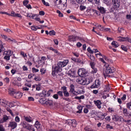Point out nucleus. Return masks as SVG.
<instances>
[{
    "label": "nucleus",
    "mask_w": 131,
    "mask_h": 131,
    "mask_svg": "<svg viewBox=\"0 0 131 131\" xmlns=\"http://www.w3.org/2000/svg\"><path fill=\"white\" fill-rule=\"evenodd\" d=\"M32 70L33 73L38 72V71H39V70L38 69H35V68H33L32 69Z\"/></svg>",
    "instance_id": "50"
},
{
    "label": "nucleus",
    "mask_w": 131,
    "mask_h": 131,
    "mask_svg": "<svg viewBox=\"0 0 131 131\" xmlns=\"http://www.w3.org/2000/svg\"><path fill=\"white\" fill-rule=\"evenodd\" d=\"M28 125H29V124L26 123V122H23L22 123V126H23V127H24L25 128H26L28 126Z\"/></svg>",
    "instance_id": "35"
},
{
    "label": "nucleus",
    "mask_w": 131,
    "mask_h": 131,
    "mask_svg": "<svg viewBox=\"0 0 131 131\" xmlns=\"http://www.w3.org/2000/svg\"><path fill=\"white\" fill-rule=\"evenodd\" d=\"M104 66L106 67L105 73L106 74H110V73H113L115 71V68L109 66L108 63H105Z\"/></svg>",
    "instance_id": "1"
},
{
    "label": "nucleus",
    "mask_w": 131,
    "mask_h": 131,
    "mask_svg": "<svg viewBox=\"0 0 131 131\" xmlns=\"http://www.w3.org/2000/svg\"><path fill=\"white\" fill-rule=\"evenodd\" d=\"M29 101H34V98L32 97H28Z\"/></svg>",
    "instance_id": "64"
},
{
    "label": "nucleus",
    "mask_w": 131,
    "mask_h": 131,
    "mask_svg": "<svg viewBox=\"0 0 131 131\" xmlns=\"http://www.w3.org/2000/svg\"><path fill=\"white\" fill-rule=\"evenodd\" d=\"M119 117L120 116H119L117 115H114V117L115 118V121H118V120H119Z\"/></svg>",
    "instance_id": "52"
},
{
    "label": "nucleus",
    "mask_w": 131,
    "mask_h": 131,
    "mask_svg": "<svg viewBox=\"0 0 131 131\" xmlns=\"http://www.w3.org/2000/svg\"><path fill=\"white\" fill-rule=\"evenodd\" d=\"M8 93L10 96H15L16 95V90L15 89H13L12 88H10L9 89Z\"/></svg>",
    "instance_id": "13"
},
{
    "label": "nucleus",
    "mask_w": 131,
    "mask_h": 131,
    "mask_svg": "<svg viewBox=\"0 0 131 131\" xmlns=\"http://www.w3.org/2000/svg\"><path fill=\"white\" fill-rule=\"evenodd\" d=\"M94 103L96 105V106H97L98 109H101L102 108V106H101V105H102V102H101V100H94Z\"/></svg>",
    "instance_id": "8"
},
{
    "label": "nucleus",
    "mask_w": 131,
    "mask_h": 131,
    "mask_svg": "<svg viewBox=\"0 0 131 131\" xmlns=\"http://www.w3.org/2000/svg\"><path fill=\"white\" fill-rule=\"evenodd\" d=\"M127 39H128V37H120V39H119V41H127Z\"/></svg>",
    "instance_id": "24"
},
{
    "label": "nucleus",
    "mask_w": 131,
    "mask_h": 131,
    "mask_svg": "<svg viewBox=\"0 0 131 131\" xmlns=\"http://www.w3.org/2000/svg\"><path fill=\"white\" fill-rule=\"evenodd\" d=\"M100 85V79H97L95 81V83L93 84L91 86V89H96V88H99Z\"/></svg>",
    "instance_id": "6"
},
{
    "label": "nucleus",
    "mask_w": 131,
    "mask_h": 131,
    "mask_svg": "<svg viewBox=\"0 0 131 131\" xmlns=\"http://www.w3.org/2000/svg\"><path fill=\"white\" fill-rule=\"evenodd\" d=\"M78 75L80 76V77H83L87 75L88 72L86 70L83 68L79 69L78 71Z\"/></svg>",
    "instance_id": "2"
},
{
    "label": "nucleus",
    "mask_w": 131,
    "mask_h": 131,
    "mask_svg": "<svg viewBox=\"0 0 131 131\" xmlns=\"http://www.w3.org/2000/svg\"><path fill=\"white\" fill-rule=\"evenodd\" d=\"M75 90V86H74V85L71 84L70 86L69 93H73V92H74Z\"/></svg>",
    "instance_id": "22"
},
{
    "label": "nucleus",
    "mask_w": 131,
    "mask_h": 131,
    "mask_svg": "<svg viewBox=\"0 0 131 131\" xmlns=\"http://www.w3.org/2000/svg\"><path fill=\"white\" fill-rule=\"evenodd\" d=\"M8 102L6 100L0 99V105L5 107L6 108H9L10 105L8 104Z\"/></svg>",
    "instance_id": "4"
},
{
    "label": "nucleus",
    "mask_w": 131,
    "mask_h": 131,
    "mask_svg": "<svg viewBox=\"0 0 131 131\" xmlns=\"http://www.w3.org/2000/svg\"><path fill=\"white\" fill-rule=\"evenodd\" d=\"M99 60H100V61H101V62H102V63H104V65H105V64H108L107 63L105 62L104 61V58H100Z\"/></svg>",
    "instance_id": "58"
},
{
    "label": "nucleus",
    "mask_w": 131,
    "mask_h": 131,
    "mask_svg": "<svg viewBox=\"0 0 131 131\" xmlns=\"http://www.w3.org/2000/svg\"><path fill=\"white\" fill-rule=\"evenodd\" d=\"M112 47L113 48H118V46H119V44L117 42V41H113L111 43Z\"/></svg>",
    "instance_id": "19"
},
{
    "label": "nucleus",
    "mask_w": 131,
    "mask_h": 131,
    "mask_svg": "<svg viewBox=\"0 0 131 131\" xmlns=\"http://www.w3.org/2000/svg\"><path fill=\"white\" fill-rule=\"evenodd\" d=\"M4 54V55H6V56H11L13 55V52L11 51V50H9V51H5Z\"/></svg>",
    "instance_id": "17"
},
{
    "label": "nucleus",
    "mask_w": 131,
    "mask_h": 131,
    "mask_svg": "<svg viewBox=\"0 0 131 131\" xmlns=\"http://www.w3.org/2000/svg\"><path fill=\"white\" fill-rule=\"evenodd\" d=\"M72 60L73 61H74V62H79L78 59H77V58H74V57L72 58Z\"/></svg>",
    "instance_id": "62"
},
{
    "label": "nucleus",
    "mask_w": 131,
    "mask_h": 131,
    "mask_svg": "<svg viewBox=\"0 0 131 131\" xmlns=\"http://www.w3.org/2000/svg\"><path fill=\"white\" fill-rule=\"evenodd\" d=\"M10 56H8V55H5L4 56V59L5 60H7V61H9L10 60Z\"/></svg>",
    "instance_id": "53"
},
{
    "label": "nucleus",
    "mask_w": 131,
    "mask_h": 131,
    "mask_svg": "<svg viewBox=\"0 0 131 131\" xmlns=\"http://www.w3.org/2000/svg\"><path fill=\"white\" fill-rule=\"evenodd\" d=\"M35 127L36 128L38 129L40 127V124L39 123V122L38 121H36L35 123Z\"/></svg>",
    "instance_id": "25"
},
{
    "label": "nucleus",
    "mask_w": 131,
    "mask_h": 131,
    "mask_svg": "<svg viewBox=\"0 0 131 131\" xmlns=\"http://www.w3.org/2000/svg\"><path fill=\"white\" fill-rule=\"evenodd\" d=\"M58 96L61 97V98H63V91H58L57 92Z\"/></svg>",
    "instance_id": "34"
},
{
    "label": "nucleus",
    "mask_w": 131,
    "mask_h": 131,
    "mask_svg": "<svg viewBox=\"0 0 131 131\" xmlns=\"http://www.w3.org/2000/svg\"><path fill=\"white\" fill-rule=\"evenodd\" d=\"M119 120H120V122H122L123 121H124V119L122 116H120L119 117Z\"/></svg>",
    "instance_id": "57"
},
{
    "label": "nucleus",
    "mask_w": 131,
    "mask_h": 131,
    "mask_svg": "<svg viewBox=\"0 0 131 131\" xmlns=\"http://www.w3.org/2000/svg\"><path fill=\"white\" fill-rule=\"evenodd\" d=\"M3 119V120H0V123H4V122H5V121H6L7 120H8L9 119V117H8L7 116H4Z\"/></svg>",
    "instance_id": "21"
},
{
    "label": "nucleus",
    "mask_w": 131,
    "mask_h": 131,
    "mask_svg": "<svg viewBox=\"0 0 131 131\" xmlns=\"http://www.w3.org/2000/svg\"><path fill=\"white\" fill-rule=\"evenodd\" d=\"M123 113L125 115V116H127V115H128V112L127 111V109L123 108Z\"/></svg>",
    "instance_id": "26"
},
{
    "label": "nucleus",
    "mask_w": 131,
    "mask_h": 131,
    "mask_svg": "<svg viewBox=\"0 0 131 131\" xmlns=\"http://www.w3.org/2000/svg\"><path fill=\"white\" fill-rule=\"evenodd\" d=\"M66 124L70 125L71 124V120H68L66 121Z\"/></svg>",
    "instance_id": "60"
},
{
    "label": "nucleus",
    "mask_w": 131,
    "mask_h": 131,
    "mask_svg": "<svg viewBox=\"0 0 131 131\" xmlns=\"http://www.w3.org/2000/svg\"><path fill=\"white\" fill-rule=\"evenodd\" d=\"M85 9H86V7L84 6L81 5L80 6V10H81V11H83V10H85Z\"/></svg>",
    "instance_id": "47"
},
{
    "label": "nucleus",
    "mask_w": 131,
    "mask_h": 131,
    "mask_svg": "<svg viewBox=\"0 0 131 131\" xmlns=\"http://www.w3.org/2000/svg\"><path fill=\"white\" fill-rule=\"evenodd\" d=\"M53 90H50L49 91L45 92V93L42 92V94L45 97H49V96L51 95V93H53Z\"/></svg>",
    "instance_id": "16"
},
{
    "label": "nucleus",
    "mask_w": 131,
    "mask_h": 131,
    "mask_svg": "<svg viewBox=\"0 0 131 131\" xmlns=\"http://www.w3.org/2000/svg\"><path fill=\"white\" fill-rule=\"evenodd\" d=\"M62 99H63V100H64L65 101H67V102H71V100L69 98L62 97Z\"/></svg>",
    "instance_id": "49"
},
{
    "label": "nucleus",
    "mask_w": 131,
    "mask_h": 131,
    "mask_svg": "<svg viewBox=\"0 0 131 131\" xmlns=\"http://www.w3.org/2000/svg\"><path fill=\"white\" fill-rule=\"evenodd\" d=\"M41 2L45 6H46L47 7L50 6V4H49V3L46 2L45 0H42Z\"/></svg>",
    "instance_id": "33"
},
{
    "label": "nucleus",
    "mask_w": 131,
    "mask_h": 131,
    "mask_svg": "<svg viewBox=\"0 0 131 131\" xmlns=\"http://www.w3.org/2000/svg\"><path fill=\"white\" fill-rule=\"evenodd\" d=\"M83 83L82 85H86L90 83V82H92L93 81V78L91 77H90L88 78H83Z\"/></svg>",
    "instance_id": "3"
},
{
    "label": "nucleus",
    "mask_w": 131,
    "mask_h": 131,
    "mask_svg": "<svg viewBox=\"0 0 131 131\" xmlns=\"http://www.w3.org/2000/svg\"><path fill=\"white\" fill-rule=\"evenodd\" d=\"M69 41H75L76 40V36L75 35H71L68 37Z\"/></svg>",
    "instance_id": "15"
},
{
    "label": "nucleus",
    "mask_w": 131,
    "mask_h": 131,
    "mask_svg": "<svg viewBox=\"0 0 131 131\" xmlns=\"http://www.w3.org/2000/svg\"><path fill=\"white\" fill-rule=\"evenodd\" d=\"M21 56H23L24 58H27V55L24 53L23 51L20 52Z\"/></svg>",
    "instance_id": "36"
},
{
    "label": "nucleus",
    "mask_w": 131,
    "mask_h": 131,
    "mask_svg": "<svg viewBox=\"0 0 131 131\" xmlns=\"http://www.w3.org/2000/svg\"><path fill=\"white\" fill-rule=\"evenodd\" d=\"M126 107L128 109H130L131 108V102L126 103Z\"/></svg>",
    "instance_id": "45"
},
{
    "label": "nucleus",
    "mask_w": 131,
    "mask_h": 131,
    "mask_svg": "<svg viewBox=\"0 0 131 131\" xmlns=\"http://www.w3.org/2000/svg\"><path fill=\"white\" fill-rule=\"evenodd\" d=\"M70 94H73L74 96H77L79 94H80V91L76 92L75 90H74L73 93H70Z\"/></svg>",
    "instance_id": "31"
},
{
    "label": "nucleus",
    "mask_w": 131,
    "mask_h": 131,
    "mask_svg": "<svg viewBox=\"0 0 131 131\" xmlns=\"http://www.w3.org/2000/svg\"><path fill=\"white\" fill-rule=\"evenodd\" d=\"M97 9L101 14H105L106 13V9L103 7L98 6L97 7Z\"/></svg>",
    "instance_id": "12"
},
{
    "label": "nucleus",
    "mask_w": 131,
    "mask_h": 131,
    "mask_svg": "<svg viewBox=\"0 0 131 131\" xmlns=\"http://www.w3.org/2000/svg\"><path fill=\"white\" fill-rule=\"evenodd\" d=\"M121 49L123 51H124L125 52H127V48L125 46L122 45Z\"/></svg>",
    "instance_id": "39"
},
{
    "label": "nucleus",
    "mask_w": 131,
    "mask_h": 131,
    "mask_svg": "<svg viewBox=\"0 0 131 131\" xmlns=\"http://www.w3.org/2000/svg\"><path fill=\"white\" fill-rule=\"evenodd\" d=\"M77 109H78V111H77V113H81L82 111V106L78 105L77 107Z\"/></svg>",
    "instance_id": "27"
},
{
    "label": "nucleus",
    "mask_w": 131,
    "mask_h": 131,
    "mask_svg": "<svg viewBox=\"0 0 131 131\" xmlns=\"http://www.w3.org/2000/svg\"><path fill=\"white\" fill-rule=\"evenodd\" d=\"M76 82L79 83L80 84H82L83 83V78L81 79V78H79L76 79Z\"/></svg>",
    "instance_id": "23"
},
{
    "label": "nucleus",
    "mask_w": 131,
    "mask_h": 131,
    "mask_svg": "<svg viewBox=\"0 0 131 131\" xmlns=\"http://www.w3.org/2000/svg\"><path fill=\"white\" fill-rule=\"evenodd\" d=\"M68 63H69V60H64L63 61H60L57 63V64H58V66H59L62 68V67H65V66H66V65L68 64Z\"/></svg>",
    "instance_id": "5"
},
{
    "label": "nucleus",
    "mask_w": 131,
    "mask_h": 131,
    "mask_svg": "<svg viewBox=\"0 0 131 131\" xmlns=\"http://www.w3.org/2000/svg\"><path fill=\"white\" fill-rule=\"evenodd\" d=\"M11 14L8 15L9 16H11L12 17H16V15L17 13H15L14 11L11 12Z\"/></svg>",
    "instance_id": "41"
},
{
    "label": "nucleus",
    "mask_w": 131,
    "mask_h": 131,
    "mask_svg": "<svg viewBox=\"0 0 131 131\" xmlns=\"http://www.w3.org/2000/svg\"><path fill=\"white\" fill-rule=\"evenodd\" d=\"M23 96V94L20 92H17L15 93V95L14 96V98L15 99H20Z\"/></svg>",
    "instance_id": "11"
},
{
    "label": "nucleus",
    "mask_w": 131,
    "mask_h": 131,
    "mask_svg": "<svg viewBox=\"0 0 131 131\" xmlns=\"http://www.w3.org/2000/svg\"><path fill=\"white\" fill-rule=\"evenodd\" d=\"M63 95L64 97H70V93H69L67 91L63 92Z\"/></svg>",
    "instance_id": "32"
},
{
    "label": "nucleus",
    "mask_w": 131,
    "mask_h": 131,
    "mask_svg": "<svg viewBox=\"0 0 131 131\" xmlns=\"http://www.w3.org/2000/svg\"><path fill=\"white\" fill-rule=\"evenodd\" d=\"M112 2L113 3L116 8L119 7V4H120V0H112Z\"/></svg>",
    "instance_id": "14"
},
{
    "label": "nucleus",
    "mask_w": 131,
    "mask_h": 131,
    "mask_svg": "<svg viewBox=\"0 0 131 131\" xmlns=\"http://www.w3.org/2000/svg\"><path fill=\"white\" fill-rule=\"evenodd\" d=\"M27 17H29V18L31 19V18H32V19H35L34 18L35 17H36L37 15L36 14H32V13H27Z\"/></svg>",
    "instance_id": "18"
},
{
    "label": "nucleus",
    "mask_w": 131,
    "mask_h": 131,
    "mask_svg": "<svg viewBox=\"0 0 131 131\" xmlns=\"http://www.w3.org/2000/svg\"><path fill=\"white\" fill-rule=\"evenodd\" d=\"M50 35H55L56 34V32L54 30L50 31L49 32Z\"/></svg>",
    "instance_id": "42"
},
{
    "label": "nucleus",
    "mask_w": 131,
    "mask_h": 131,
    "mask_svg": "<svg viewBox=\"0 0 131 131\" xmlns=\"http://www.w3.org/2000/svg\"><path fill=\"white\" fill-rule=\"evenodd\" d=\"M24 118H25L26 121H27L28 122H32V118L26 116H24Z\"/></svg>",
    "instance_id": "20"
},
{
    "label": "nucleus",
    "mask_w": 131,
    "mask_h": 131,
    "mask_svg": "<svg viewBox=\"0 0 131 131\" xmlns=\"http://www.w3.org/2000/svg\"><path fill=\"white\" fill-rule=\"evenodd\" d=\"M125 99H126V95L124 94L123 97H121V100L125 101Z\"/></svg>",
    "instance_id": "59"
},
{
    "label": "nucleus",
    "mask_w": 131,
    "mask_h": 131,
    "mask_svg": "<svg viewBox=\"0 0 131 131\" xmlns=\"http://www.w3.org/2000/svg\"><path fill=\"white\" fill-rule=\"evenodd\" d=\"M57 2H58V0H55V1L54 2L55 5V6H57V7H58L59 5H61V4H62V0H59L58 3H57Z\"/></svg>",
    "instance_id": "30"
},
{
    "label": "nucleus",
    "mask_w": 131,
    "mask_h": 131,
    "mask_svg": "<svg viewBox=\"0 0 131 131\" xmlns=\"http://www.w3.org/2000/svg\"><path fill=\"white\" fill-rule=\"evenodd\" d=\"M61 90H62V93H64L67 91V88L66 86L61 87Z\"/></svg>",
    "instance_id": "44"
},
{
    "label": "nucleus",
    "mask_w": 131,
    "mask_h": 131,
    "mask_svg": "<svg viewBox=\"0 0 131 131\" xmlns=\"http://www.w3.org/2000/svg\"><path fill=\"white\" fill-rule=\"evenodd\" d=\"M85 130H86V131H94L93 129L88 128V127L85 128Z\"/></svg>",
    "instance_id": "61"
},
{
    "label": "nucleus",
    "mask_w": 131,
    "mask_h": 131,
    "mask_svg": "<svg viewBox=\"0 0 131 131\" xmlns=\"http://www.w3.org/2000/svg\"><path fill=\"white\" fill-rule=\"evenodd\" d=\"M0 131H6L3 124H0Z\"/></svg>",
    "instance_id": "43"
},
{
    "label": "nucleus",
    "mask_w": 131,
    "mask_h": 131,
    "mask_svg": "<svg viewBox=\"0 0 131 131\" xmlns=\"http://www.w3.org/2000/svg\"><path fill=\"white\" fill-rule=\"evenodd\" d=\"M89 58H90V59L91 60V61H92V62H94V61H95V56H94V55H90L89 56Z\"/></svg>",
    "instance_id": "38"
},
{
    "label": "nucleus",
    "mask_w": 131,
    "mask_h": 131,
    "mask_svg": "<svg viewBox=\"0 0 131 131\" xmlns=\"http://www.w3.org/2000/svg\"><path fill=\"white\" fill-rule=\"evenodd\" d=\"M71 124H72L73 126L74 127L76 126V124H77V123H76V120H71Z\"/></svg>",
    "instance_id": "29"
},
{
    "label": "nucleus",
    "mask_w": 131,
    "mask_h": 131,
    "mask_svg": "<svg viewBox=\"0 0 131 131\" xmlns=\"http://www.w3.org/2000/svg\"><path fill=\"white\" fill-rule=\"evenodd\" d=\"M102 58H103V59H104V60H105V61H106L107 62H110V61H111L110 59H109L108 58V57H106V56H105V55H103V56H102Z\"/></svg>",
    "instance_id": "40"
},
{
    "label": "nucleus",
    "mask_w": 131,
    "mask_h": 131,
    "mask_svg": "<svg viewBox=\"0 0 131 131\" xmlns=\"http://www.w3.org/2000/svg\"><path fill=\"white\" fill-rule=\"evenodd\" d=\"M40 72H41V74H45V73H46V69H41L40 71Z\"/></svg>",
    "instance_id": "56"
},
{
    "label": "nucleus",
    "mask_w": 131,
    "mask_h": 131,
    "mask_svg": "<svg viewBox=\"0 0 131 131\" xmlns=\"http://www.w3.org/2000/svg\"><path fill=\"white\" fill-rule=\"evenodd\" d=\"M17 123H16V122H10L9 123L8 126L9 127H11V128H12V129H15V128H16V127H17Z\"/></svg>",
    "instance_id": "9"
},
{
    "label": "nucleus",
    "mask_w": 131,
    "mask_h": 131,
    "mask_svg": "<svg viewBox=\"0 0 131 131\" xmlns=\"http://www.w3.org/2000/svg\"><path fill=\"white\" fill-rule=\"evenodd\" d=\"M95 65H96V63L94 62V61H91L90 62V66L93 70L92 71V73H97V72L98 71V70H97V68H95Z\"/></svg>",
    "instance_id": "7"
},
{
    "label": "nucleus",
    "mask_w": 131,
    "mask_h": 131,
    "mask_svg": "<svg viewBox=\"0 0 131 131\" xmlns=\"http://www.w3.org/2000/svg\"><path fill=\"white\" fill-rule=\"evenodd\" d=\"M15 121L16 122H20V118H19L18 116L15 117Z\"/></svg>",
    "instance_id": "46"
},
{
    "label": "nucleus",
    "mask_w": 131,
    "mask_h": 131,
    "mask_svg": "<svg viewBox=\"0 0 131 131\" xmlns=\"http://www.w3.org/2000/svg\"><path fill=\"white\" fill-rule=\"evenodd\" d=\"M53 97L54 99H55L56 100H58V99H59V96L57 94H54Z\"/></svg>",
    "instance_id": "54"
},
{
    "label": "nucleus",
    "mask_w": 131,
    "mask_h": 131,
    "mask_svg": "<svg viewBox=\"0 0 131 131\" xmlns=\"http://www.w3.org/2000/svg\"><path fill=\"white\" fill-rule=\"evenodd\" d=\"M49 106H53V100H49Z\"/></svg>",
    "instance_id": "63"
},
{
    "label": "nucleus",
    "mask_w": 131,
    "mask_h": 131,
    "mask_svg": "<svg viewBox=\"0 0 131 131\" xmlns=\"http://www.w3.org/2000/svg\"><path fill=\"white\" fill-rule=\"evenodd\" d=\"M87 51L89 53H90V54H94V51L92 50L90 47L88 48Z\"/></svg>",
    "instance_id": "48"
},
{
    "label": "nucleus",
    "mask_w": 131,
    "mask_h": 131,
    "mask_svg": "<svg viewBox=\"0 0 131 131\" xmlns=\"http://www.w3.org/2000/svg\"><path fill=\"white\" fill-rule=\"evenodd\" d=\"M54 71H55L56 73H60V72L62 71V68H61V67L58 66V64L57 66L54 67Z\"/></svg>",
    "instance_id": "10"
},
{
    "label": "nucleus",
    "mask_w": 131,
    "mask_h": 131,
    "mask_svg": "<svg viewBox=\"0 0 131 131\" xmlns=\"http://www.w3.org/2000/svg\"><path fill=\"white\" fill-rule=\"evenodd\" d=\"M34 80H36V81H40V80H41V79L39 77H36L34 78Z\"/></svg>",
    "instance_id": "55"
},
{
    "label": "nucleus",
    "mask_w": 131,
    "mask_h": 131,
    "mask_svg": "<svg viewBox=\"0 0 131 131\" xmlns=\"http://www.w3.org/2000/svg\"><path fill=\"white\" fill-rule=\"evenodd\" d=\"M28 3H29V1H28V0H25L23 2L24 5L26 6V7L27 6V5H28Z\"/></svg>",
    "instance_id": "51"
},
{
    "label": "nucleus",
    "mask_w": 131,
    "mask_h": 131,
    "mask_svg": "<svg viewBox=\"0 0 131 131\" xmlns=\"http://www.w3.org/2000/svg\"><path fill=\"white\" fill-rule=\"evenodd\" d=\"M34 20H35L36 21H38V22H39L40 23H43V22H45V21L43 20H40V18H37V17H35L34 18Z\"/></svg>",
    "instance_id": "37"
},
{
    "label": "nucleus",
    "mask_w": 131,
    "mask_h": 131,
    "mask_svg": "<svg viewBox=\"0 0 131 131\" xmlns=\"http://www.w3.org/2000/svg\"><path fill=\"white\" fill-rule=\"evenodd\" d=\"M41 28H39L37 26H32L31 27V29L32 30H34V31L37 30V29H40Z\"/></svg>",
    "instance_id": "28"
}]
</instances>
